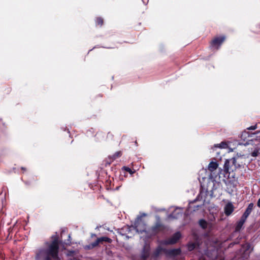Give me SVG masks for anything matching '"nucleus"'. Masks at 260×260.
I'll list each match as a JSON object with an SVG mask.
<instances>
[{
    "mask_svg": "<svg viewBox=\"0 0 260 260\" xmlns=\"http://www.w3.org/2000/svg\"><path fill=\"white\" fill-rule=\"evenodd\" d=\"M51 242L45 243V247L35 251V260H58L59 242L57 235L51 237Z\"/></svg>",
    "mask_w": 260,
    "mask_h": 260,
    "instance_id": "1",
    "label": "nucleus"
},
{
    "mask_svg": "<svg viewBox=\"0 0 260 260\" xmlns=\"http://www.w3.org/2000/svg\"><path fill=\"white\" fill-rule=\"evenodd\" d=\"M226 40L225 35L217 36L213 38L209 43V48L212 50H218Z\"/></svg>",
    "mask_w": 260,
    "mask_h": 260,
    "instance_id": "2",
    "label": "nucleus"
},
{
    "mask_svg": "<svg viewBox=\"0 0 260 260\" xmlns=\"http://www.w3.org/2000/svg\"><path fill=\"white\" fill-rule=\"evenodd\" d=\"M165 230V225L161 222L159 217H157V220L154 225L147 230V234L151 236H155Z\"/></svg>",
    "mask_w": 260,
    "mask_h": 260,
    "instance_id": "3",
    "label": "nucleus"
},
{
    "mask_svg": "<svg viewBox=\"0 0 260 260\" xmlns=\"http://www.w3.org/2000/svg\"><path fill=\"white\" fill-rule=\"evenodd\" d=\"M135 228L140 233H145L147 234L146 230V224L142 219V216H138L134 223Z\"/></svg>",
    "mask_w": 260,
    "mask_h": 260,
    "instance_id": "4",
    "label": "nucleus"
},
{
    "mask_svg": "<svg viewBox=\"0 0 260 260\" xmlns=\"http://www.w3.org/2000/svg\"><path fill=\"white\" fill-rule=\"evenodd\" d=\"M112 242V239L107 237H100L98 238L94 242L90 243L88 245H86V248L87 249H92L98 246L100 244H103V242L111 243Z\"/></svg>",
    "mask_w": 260,
    "mask_h": 260,
    "instance_id": "5",
    "label": "nucleus"
},
{
    "mask_svg": "<svg viewBox=\"0 0 260 260\" xmlns=\"http://www.w3.org/2000/svg\"><path fill=\"white\" fill-rule=\"evenodd\" d=\"M181 234L179 232H177L165 241V244L167 245H172L176 243L180 239Z\"/></svg>",
    "mask_w": 260,
    "mask_h": 260,
    "instance_id": "6",
    "label": "nucleus"
},
{
    "mask_svg": "<svg viewBox=\"0 0 260 260\" xmlns=\"http://www.w3.org/2000/svg\"><path fill=\"white\" fill-rule=\"evenodd\" d=\"M163 252L167 256L174 257L180 255L181 252V250L180 248L171 249H164Z\"/></svg>",
    "mask_w": 260,
    "mask_h": 260,
    "instance_id": "7",
    "label": "nucleus"
},
{
    "mask_svg": "<svg viewBox=\"0 0 260 260\" xmlns=\"http://www.w3.org/2000/svg\"><path fill=\"white\" fill-rule=\"evenodd\" d=\"M204 188L202 186L200 194L198 195L197 200H203L204 202H206L208 200V194L209 191L207 190H204Z\"/></svg>",
    "mask_w": 260,
    "mask_h": 260,
    "instance_id": "8",
    "label": "nucleus"
},
{
    "mask_svg": "<svg viewBox=\"0 0 260 260\" xmlns=\"http://www.w3.org/2000/svg\"><path fill=\"white\" fill-rule=\"evenodd\" d=\"M234 206L231 202L227 203L224 208V211L226 216H229L233 212L234 210Z\"/></svg>",
    "mask_w": 260,
    "mask_h": 260,
    "instance_id": "9",
    "label": "nucleus"
},
{
    "mask_svg": "<svg viewBox=\"0 0 260 260\" xmlns=\"http://www.w3.org/2000/svg\"><path fill=\"white\" fill-rule=\"evenodd\" d=\"M246 219L244 218L243 217H241L239 221H238L236 224L235 228V232H239L241 229L242 228L243 224H244L245 222L246 221Z\"/></svg>",
    "mask_w": 260,
    "mask_h": 260,
    "instance_id": "10",
    "label": "nucleus"
},
{
    "mask_svg": "<svg viewBox=\"0 0 260 260\" xmlns=\"http://www.w3.org/2000/svg\"><path fill=\"white\" fill-rule=\"evenodd\" d=\"M254 207V204L252 203H250L248 207H247L245 211L243 213V214L242 215V217H244V218L246 219L249 216V215L251 213Z\"/></svg>",
    "mask_w": 260,
    "mask_h": 260,
    "instance_id": "11",
    "label": "nucleus"
},
{
    "mask_svg": "<svg viewBox=\"0 0 260 260\" xmlns=\"http://www.w3.org/2000/svg\"><path fill=\"white\" fill-rule=\"evenodd\" d=\"M232 164L230 159H226L224 165V170L225 172L229 173L230 171H233L234 169L231 168Z\"/></svg>",
    "mask_w": 260,
    "mask_h": 260,
    "instance_id": "12",
    "label": "nucleus"
},
{
    "mask_svg": "<svg viewBox=\"0 0 260 260\" xmlns=\"http://www.w3.org/2000/svg\"><path fill=\"white\" fill-rule=\"evenodd\" d=\"M218 166V164L216 162L211 161L208 165V170L211 172H213L217 168Z\"/></svg>",
    "mask_w": 260,
    "mask_h": 260,
    "instance_id": "13",
    "label": "nucleus"
},
{
    "mask_svg": "<svg viewBox=\"0 0 260 260\" xmlns=\"http://www.w3.org/2000/svg\"><path fill=\"white\" fill-rule=\"evenodd\" d=\"M230 160L231 161V164H232L231 168H233L234 170H236L238 168H240V166L239 164H237V161L235 158L233 157Z\"/></svg>",
    "mask_w": 260,
    "mask_h": 260,
    "instance_id": "14",
    "label": "nucleus"
},
{
    "mask_svg": "<svg viewBox=\"0 0 260 260\" xmlns=\"http://www.w3.org/2000/svg\"><path fill=\"white\" fill-rule=\"evenodd\" d=\"M95 22L96 26L102 27L104 24V19L101 17H98L95 19Z\"/></svg>",
    "mask_w": 260,
    "mask_h": 260,
    "instance_id": "15",
    "label": "nucleus"
},
{
    "mask_svg": "<svg viewBox=\"0 0 260 260\" xmlns=\"http://www.w3.org/2000/svg\"><path fill=\"white\" fill-rule=\"evenodd\" d=\"M200 226L204 230L208 227V222L204 219H201L199 221Z\"/></svg>",
    "mask_w": 260,
    "mask_h": 260,
    "instance_id": "16",
    "label": "nucleus"
},
{
    "mask_svg": "<svg viewBox=\"0 0 260 260\" xmlns=\"http://www.w3.org/2000/svg\"><path fill=\"white\" fill-rule=\"evenodd\" d=\"M250 248V245L249 243H246L242 245V248L241 249V252H243L244 253H246L247 251L249 250Z\"/></svg>",
    "mask_w": 260,
    "mask_h": 260,
    "instance_id": "17",
    "label": "nucleus"
},
{
    "mask_svg": "<svg viewBox=\"0 0 260 260\" xmlns=\"http://www.w3.org/2000/svg\"><path fill=\"white\" fill-rule=\"evenodd\" d=\"M196 244L194 243H189L187 244V249L188 251H191L196 248Z\"/></svg>",
    "mask_w": 260,
    "mask_h": 260,
    "instance_id": "18",
    "label": "nucleus"
},
{
    "mask_svg": "<svg viewBox=\"0 0 260 260\" xmlns=\"http://www.w3.org/2000/svg\"><path fill=\"white\" fill-rule=\"evenodd\" d=\"M122 151H117L112 156V158L113 159H115L119 157H120L121 155H122Z\"/></svg>",
    "mask_w": 260,
    "mask_h": 260,
    "instance_id": "19",
    "label": "nucleus"
},
{
    "mask_svg": "<svg viewBox=\"0 0 260 260\" xmlns=\"http://www.w3.org/2000/svg\"><path fill=\"white\" fill-rule=\"evenodd\" d=\"M227 147V144L225 142H222L220 144H215L214 147H218L220 148H224Z\"/></svg>",
    "mask_w": 260,
    "mask_h": 260,
    "instance_id": "20",
    "label": "nucleus"
},
{
    "mask_svg": "<svg viewBox=\"0 0 260 260\" xmlns=\"http://www.w3.org/2000/svg\"><path fill=\"white\" fill-rule=\"evenodd\" d=\"M122 170L128 172L131 174H133L136 172L135 170L133 171L131 168L126 166L123 167Z\"/></svg>",
    "mask_w": 260,
    "mask_h": 260,
    "instance_id": "21",
    "label": "nucleus"
},
{
    "mask_svg": "<svg viewBox=\"0 0 260 260\" xmlns=\"http://www.w3.org/2000/svg\"><path fill=\"white\" fill-rule=\"evenodd\" d=\"M149 256V253L148 252L145 251V250H144L143 253L142 255V258L144 259H146Z\"/></svg>",
    "mask_w": 260,
    "mask_h": 260,
    "instance_id": "22",
    "label": "nucleus"
},
{
    "mask_svg": "<svg viewBox=\"0 0 260 260\" xmlns=\"http://www.w3.org/2000/svg\"><path fill=\"white\" fill-rule=\"evenodd\" d=\"M164 249V248H161V247H159V248H158L156 250V251H155V255L156 256H158V255L159 254V253H160V252H161V251H163V249Z\"/></svg>",
    "mask_w": 260,
    "mask_h": 260,
    "instance_id": "23",
    "label": "nucleus"
},
{
    "mask_svg": "<svg viewBox=\"0 0 260 260\" xmlns=\"http://www.w3.org/2000/svg\"><path fill=\"white\" fill-rule=\"evenodd\" d=\"M113 138H114V135L111 132L108 133L107 136V139L108 140H112L113 139Z\"/></svg>",
    "mask_w": 260,
    "mask_h": 260,
    "instance_id": "24",
    "label": "nucleus"
},
{
    "mask_svg": "<svg viewBox=\"0 0 260 260\" xmlns=\"http://www.w3.org/2000/svg\"><path fill=\"white\" fill-rule=\"evenodd\" d=\"M259 154L258 151L257 150H255L254 151H253L251 153V155L253 157L257 156L258 154Z\"/></svg>",
    "mask_w": 260,
    "mask_h": 260,
    "instance_id": "25",
    "label": "nucleus"
},
{
    "mask_svg": "<svg viewBox=\"0 0 260 260\" xmlns=\"http://www.w3.org/2000/svg\"><path fill=\"white\" fill-rule=\"evenodd\" d=\"M257 128V125L255 124L253 126H250L249 127L247 128V129L249 130H254Z\"/></svg>",
    "mask_w": 260,
    "mask_h": 260,
    "instance_id": "26",
    "label": "nucleus"
},
{
    "mask_svg": "<svg viewBox=\"0 0 260 260\" xmlns=\"http://www.w3.org/2000/svg\"><path fill=\"white\" fill-rule=\"evenodd\" d=\"M238 243V242H233V243H231L229 244V247H233L235 244H237Z\"/></svg>",
    "mask_w": 260,
    "mask_h": 260,
    "instance_id": "27",
    "label": "nucleus"
},
{
    "mask_svg": "<svg viewBox=\"0 0 260 260\" xmlns=\"http://www.w3.org/2000/svg\"><path fill=\"white\" fill-rule=\"evenodd\" d=\"M257 205L258 207L260 208V198L258 199V201H257Z\"/></svg>",
    "mask_w": 260,
    "mask_h": 260,
    "instance_id": "28",
    "label": "nucleus"
},
{
    "mask_svg": "<svg viewBox=\"0 0 260 260\" xmlns=\"http://www.w3.org/2000/svg\"><path fill=\"white\" fill-rule=\"evenodd\" d=\"M173 214H170V217H172L174 218L175 217H174V216H173Z\"/></svg>",
    "mask_w": 260,
    "mask_h": 260,
    "instance_id": "29",
    "label": "nucleus"
},
{
    "mask_svg": "<svg viewBox=\"0 0 260 260\" xmlns=\"http://www.w3.org/2000/svg\"><path fill=\"white\" fill-rule=\"evenodd\" d=\"M210 198H212V193H210Z\"/></svg>",
    "mask_w": 260,
    "mask_h": 260,
    "instance_id": "30",
    "label": "nucleus"
},
{
    "mask_svg": "<svg viewBox=\"0 0 260 260\" xmlns=\"http://www.w3.org/2000/svg\"><path fill=\"white\" fill-rule=\"evenodd\" d=\"M10 91H11L10 88H8V92H10Z\"/></svg>",
    "mask_w": 260,
    "mask_h": 260,
    "instance_id": "31",
    "label": "nucleus"
},
{
    "mask_svg": "<svg viewBox=\"0 0 260 260\" xmlns=\"http://www.w3.org/2000/svg\"><path fill=\"white\" fill-rule=\"evenodd\" d=\"M93 236H95V237H96V235H95V234H92V237H93Z\"/></svg>",
    "mask_w": 260,
    "mask_h": 260,
    "instance_id": "32",
    "label": "nucleus"
},
{
    "mask_svg": "<svg viewBox=\"0 0 260 260\" xmlns=\"http://www.w3.org/2000/svg\"><path fill=\"white\" fill-rule=\"evenodd\" d=\"M146 215V214H145V213H144V214H143V216H145Z\"/></svg>",
    "mask_w": 260,
    "mask_h": 260,
    "instance_id": "33",
    "label": "nucleus"
},
{
    "mask_svg": "<svg viewBox=\"0 0 260 260\" xmlns=\"http://www.w3.org/2000/svg\"><path fill=\"white\" fill-rule=\"evenodd\" d=\"M194 202H196V200H194V201L192 202V203H194Z\"/></svg>",
    "mask_w": 260,
    "mask_h": 260,
    "instance_id": "34",
    "label": "nucleus"
},
{
    "mask_svg": "<svg viewBox=\"0 0 260 260\" xmlns=\"http://www.w3.org/2000/svg\"><path fill=\"white\" fill-rule=\"evenodd\" d=\"M194 202H196V200H194V201L192 202V203H194Z\"/></svg>",
    "mask_w": 260,
    "mask_h": 260,
    "instance_id": "35",
    "label": "nucleus"
},
{
    "mask_svg": "<svg viewBox=\"0 0 260 260\" xmlns=\"http://www.w3.org/2000/svg\"><path fill=\"white\" fill-rule=\"evenodd\" d=\"M194 202H196V200H194V201L192 202V203H194Z\"/></svg>",
    "mask_w": 260,
    "mask_h": 260,
    "instance_id": "36",
    "label": "nucleus"
},
{
    "mask_svg": "<svg viewBox=\"0 0 260 260\" xmlns=\"http://www.w3.org/2000/svg\"><path fill=\"white\" fill-rule=\"evenodd\" d=\"M2 119L1 118H0V122L2 121Z\"/></svg>",
    "mask_w": 260,
    "mask_h": 260,
    "instance_id": "37",
    "label": "nucleus"
}]
</instances>
